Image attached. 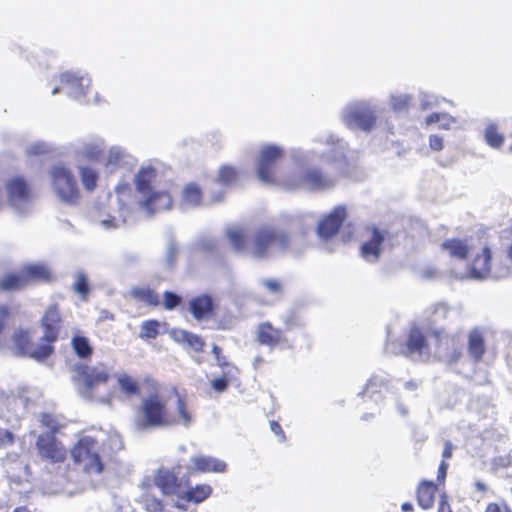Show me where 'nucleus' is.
Masks as SVG:
<instances>
[{"mask_svg":"<svg viewBox=\"0 0 512 512\" xmlns=\"http://www.w3.org/2000/svg\"><path fill=\"white\" fill-rule=\"evenodd\" d=\"M344 145L342 141L333 135L325 137L324 140H314L313 147L309 151L293 149L291 158L299 167V170L288 174L283 183L284 189H306L312 191H323L331 189L336 184V178L322 173L316 168L303 170L304 167L316 162V160L332 162L344 159Z\"/></svg>","mask_w":512,"mask_h":512,"instance_id":"f257e3e1","label":"nucleus"},{"mask_svg":"<svg viewBox=\"0 0 512 512\" xmlns=\"http://www.w3.org/2000/svg\"><path fill=\"white\" fill-rule=\"evenodd\" d=\"M72 381L84 398L113 404L128 395V376L113 377L103 365L76 364Z\"/></svg>","mask_w":512,"mask_h":512,"instance_id":"f03ea898","label":"nucleus"},{"mask_svg":"<svg viewBox=\"0 0 512 512\" xmlns=\"http://www.w3.org/2000/svg\"><path fill=\"white\" fill-rule=\"evenodd\" d=\"M160 390L159 384L152 378L147 377L140 381L130 379V395L141 396V403L136 408L133 420L136 431L169 427L171 420L168 417V400Z\"/></svg>","mask_w":512,"mask_h":512,"instance_id":"7ed1b4c3","label":"nucleus"},{"mask_svg":"<svg viewBox=\"0 0 512 512\" xmlns=\"http://www.w3.org/2000/svg\"><path fill=\"white\" fill-rule=\"evenodd\" d=\"M226 235L230 244L237 252L246 253L256 259H264L287 251L290 245V237L283 230L271 225L259 227L253 235L250 245L246 240L242 229L232 227L227 229Z\"/></svg>","mask_w":512,"mask_h":512,"instance_id":"20e7f679","label":"nucleus"},{"mask_svg":"<svg viewBox=\"0 0 512 512\" xmlns=\"http://www.w3.org/2000/svg\"><path fill=\"white\" fill-rule=\"evenodd\" d=\"M157 178L158 171L150 165L141 167L134 177L136 205L140 212L147 216L172 207L173 200L170 193L154 190Z\"/></svg>","mask_w":512,"mask_h":512,"instance_id":"39448f33","label":"nucleus"},{"mask_svg":"<svg viewBox=\"0 0 512 512\" xmlns=\"http://www.w3.org/2000/svg\"><path fill=\"white\" fill-rule=\"evenodd\" d=\"M283 156V149L278 145L267 144L260 148L256 159V173L258 179L268 185H278L283 188V183L288 174H279L276 163Z\"/></svg>","mask_w":512,"mask_h":512,"instance_id":"423d86ee","label":"nucleus"},{"mask_svg":"<svg viewBox=\"0 0 512 512\" xmlns=\"http://www.w3.org/2000/svg\"><path fill=\"white\" fill-rule=\"evenodd\" d=\"M342 120L350 129L370 132L377 125L376 105L367 100L352 101L343 109Z\"/></svg>","mask_w":512,"mask_h":512,"instance_id":"0eeeda50","label":"nucleus"},{"mask_svg":"<svg viewBox=\"0 0 512 512\" xmlns=\"http://www.w3.org/2000/svg\"><path fill=\"white\" fill-rule=\"evenodd\" d=\"M10 341L13 352L21 357L43 362L53 355L41 337L38 342H34L31 332L27 328L15 329Z\"/></svg>","mask_w":512,"mask_h":512,"instance_id":"6e6552de","label":"nucleus"},{"mask_svg":"<svg viewBox=\"0 0 512 512\" xmlns=\"http://www.w3.org/2000/svg\"><path fill=\"white\" fill-rule=\"evenodd\" d=\"M72 460L82 465L83 471L88 474H100L104 470V463L98 452L97 441L90 436L81 437L71 448Z\"/></svg>","mask_w":512,"mask_h":512,"instance_id":"1a4fd4ad","label":"nucleus"},{"mask_svg":"<svg viewBox=\"0 0 512 512\" xmlns=\"http://www.w3.org/2000/svg\"><path fill=\"white\" fill-rule=\"evenodd\" d=\"M491 251L488 247H483L482 253L477 254L473 259L468 271L456 275L459 279H475L483 280L488 277L495 279L505 278L512 276V267L508 265L499 264L494 269H491Z\"/></svg>","mask_w":512,"mask_h":512,"instance_id":"9d476101","label":"nucleus"},{"mask_svg":"<svg viewBox=\"0 0 512 512\" xmlns=\"http://www.w3.org/2000/svg\"><path fill=\"white\" fill-rule=\"evenodd\" d=\"M51 184L59 198L69 204H75L80 191L72 171L64 166H54L50 171Z\"/></svg>","mask_w":512,"mask_h":512,"instance_id":"9b49d317","label":"nucleus"},{"mask_svg":"<svg viewBox=\"0 0 512 512\" xmlns=\"http://www.w3.org/2000/svg\"><path fill=\"white\" fill-rule=\"evenodd\" d=\"M39 325L42 329V340L54 354L55 343L58 341L63 328V314L58 303H51L45 308L39 320Z\"/></svg>","mask_w":512,"mask_h":512,"instance_id":"f8f14e48","label":"nucleus"},{"mask_svg":"<svg viewBox=\"0 0 512 512\" xmlns=\"http://www.w3.org/2000/svg\"><path fill=\"white\" fill-rule=\"evenodd\" d=\"M179 470V467L161 466L154 472L153 483L164 496L177 497L175 507L182 509L179 498L186 487L184 480L178 476Z\"/></svg>","mask_w":512,"mask_h":512,"instance_id":"ddd939ff","label":"nucleus"},{"mask_svg":"<svg viewBox=\"0 0 512 512\" xmlns=\"http://www.w3.org/2000/svg\"><path fill=\"white\" fill-rule=\"evenodd\" d=\"M434 347H432V356L445 361L448 364L456 363L462 355V345L459 342L458 335H450L441 331L433 333Z\"/></svg>","mask_w":512,"mask_h":512,"instance_id":"4468645a","label":"nucleus"},{"mask_svg":"<svg viewBox=\"0 0 512 512\" xmlns=\"http://www.w3.org/2000/svg\"><path fill=\"white\" fill-rule=\"evenodd\" d=\"M392 353H404L419 360H428L432 356V346L427 342L425 335L418 327H412L404 347L397 350L389 345Z\"/></svg>","mask_w":512,"mask_h":512,"instance_id":"2eb2a0df","label":"nucleus"},{"mask_svg":"<svg viewBox=\"0 0 512 512\" xmlns=\"http://www.w3.org/2000/svg\"><path fill=\"white\" fill-rule=\"evenodd\" d=\"M39 456L49 463H63L68 451L64 444L52 434H40L35 443Z\"/></svg>","mask_w":512,"mask_h":512,"instance_id":"dca6fc26","label":"nucleus"},{"mask_svg":"<svg viewBox=\"0 0 512 512\" xmlns=\"http://www.w3.org/2000/svg\"><path fill=\"white\" fill-rule=\"evenodd\" d=\"M347 216V209L345 206L335 207L328 215L319 220L317 225V235L321 241H328L334 237L341 227L343 221Z\"/></svg>","mask_w":512,"mask_h":512,"instance_id":"f3484780","label":"nucleus"},{"mask_svg":"<svg viewBox=\"0 0 512 512\" xmlns=\"http://www.w3.org/2000/svg\"><path fill=\"white\" fill-rule=\"evenodd\" d=\"M367 239L361 245V256L368 262H376L381 255L384 236L375 228L367 229Z\"/></svg>","mask_w":512,"mask_h":512,"instance_id":"a211bd4d","label":"nucleus"},{"mask_svg":"<svg viewBox=\"0 0 512 512\" xmlns=\"http://www.w3.org/2000/svg\"><path fill=\"white\" fill-rule=\"evenodd\" d=\"M8 201L17 205L30 199V188L23 177H13L6 183Z\"/></svg>","mask_w":512,"mask_h":512,"instance_id":"6ab92c4d","label":"nucleus"},{"mask_svg":"<svg viewBox=\"0 0 512 512\" xmlns=\"http://www.w3.org/2000/svg\"><path fill=\"white\" fill-rule=\"evenodd\" d=\"M173 393L177 396L176 411L174 413L169 412L168 417L171 420L170 426L181 425L183 427H190L194 422V416L187 405L186 401L180 397L177 393L176 388L172 389Z\"/></svg>","mask_w":512,"mask_h":512,"instance_id":"aec40b11","label":"nucleus"},{"mask_svg":"<svg viewBox=\"0 0 512 512\" xmlns=\"http://www.w3.org/2000/svg\"><path fill=\"white\" fill-rule=\"evenodd\" d=\"M27 285L32 283H49L54 279L53 273L46 264L33 263L22 267Z\"/></svg>","mask_w":512,"mask_h":512,"instance_id":"412c9836","label":"nucleus"},{"mask_svg":"<svg viewBox=\"0 0 512 512\" xmlns=\"http://www.w3.org/2000/svg\"><path fill=\"white\" fill-rule=\"evenodd\" d=\"M191 462L193 464L192 471L195 472H215V473H223L226 471L227 464L215 457L206 456V455H198L193 456L191 458Z\"/></svg>","mask_w":512,"mask_h":512,"instance_id":"4be33fe9","label":"nucleus"},{"mask_svg":"<svg viewBox=\"0 0 512 512\" xmlns=\"http://www.w3.org/2000/svg\"><path fill=\"white\" fill-rule=\"evenodd\" d=\"M473 244L469 239L452 238L442 242L441 249L450 257L455 259H465L472 250Z\"/></svg>","mask_w":512,"mask_h":512,"instance_id":"5701e85b","label":"nucleus"},{"mask_svg":"<svg viewBox=\"0 0 512 512\" xmlns=\"http://www.w3.org/2000/svg\"><path fill=\"white\" fill-rule=\"evenodd\" d=\"M202 202V190L194 182L183 186L180 195V205L183 209L198 207Z\"/></svg>","mask_w":512,"mask_h":512,"instance_id":"b1692460","label":"nucleus"},{"mask_svg":"<svg viewBox=\"0 0 512 512\" xmlns=\"http://www.w3.org/2000/svg\"><path fill=\"white\" fill-rule=\"evenodd\" d=\"M189 310L197 320L209 316L213 310V300L208 295H199L189 302Z\"/></svg>","mask_w":512,"mask_h":512,"instance_id":"393cba45","label":"nucleus"},{"mask_svg":"<svg viewBox=\"0 0 512 512\" xmlns=\"http://www.w3.org/2000/svg\"><path fill=\"white\" fill-rule=\"evenodd\" d=\"M485 143L492 149H501L505 142V136L499 131L497 123L487 120L483 129Z\"/></svg>","mask_w":512,"mask_h":512,"instance_id":"a878e982","label":"nucleus"},{"mask_svg":"<svg viewBox=\"0 0 512 512\" xmlns=\"http://www.w3.org/2000/svg\"><path fill=\"white\" fill-rule=\"evenodd\" d=\"M437 487L432 481H422L417 489L418 505L424 509L432 508Z\"/></svg>","mask_w":512,"mask_h":512,"instance_id":"bb28decb","label":"nucleus"},{"mask_svg":"<svg viewBox=\"0 0 512 512\" xmlns=\"http://www.w3.org/2000/svg\"><path fill=\"white\" fill-rule=\"evenodd\" d=\"M28 286L22 269L19 272H9L0 277V292L16 291Z\"/></svg>","mask_w":512,"mask_h":512,"instance_id":"cd10ccee","label":"nucleus"},{"mask_svg":"<svg viewBox=\"0 0 512 512\" xmlns=\"http://www.w3.org/2000/svg\"><path fill=\"white\" fill-rule=\"evenodd\" d=\"M468 351L475 361L482 359V356L485 352V344L483 333L479 328H474L469 333Z\"/></svg>","mask_w":512,"mask_h":512,"instance_id":"c85d7f7f","label":"nucleus"},{"mask_svg":"<svg viewBox=\"0 0 512 512\" xmlns=\"http://www.w3.org/2000/svg\"><path fill=\"white\" fill-rule=\"evenodd\" d=\"M171 335L175 341L187 344L195 352H201L204 348L205 343L202 338L186 330L174 329Z\"/></svg>","mask_w":512,"mask_h":512,"instance_id":"c756f323","label":"nucleus"},{"mask_svg":"<svg viewBox=\"0 0 512 512\" xmlns=\"http://www.w3.org/2000/svg\"><path fill=\"white\" fill-rule=\"evenodd\" d=\"M258 340L262 345L273 347L282 341V332L273 328L269 323H263L258 328Z\"/></svg>","mask_w":512,"mask_h":512,"instance_id":"7c9ffc66","label":"nucleus"},{"mask_svg":"<svg viewBox=\"0 0 512 512\" xmlns=\"http://www.w3.org/2000/svg\"><path fill=\"white\" fill-rule=\"evenodd\" d=\"M211 492L212 488L210 485L207 484L197 485L189 490L183 488V493L181 494L179 501L186 500L189 502H193L195 504H199L203 502L206 498H208Z\"/></svg>","mask_w":512,"mask_h":512,"instance_id":"2f4dec72","label":"nucleus"},{"mask_svg":"<svg viewBox=\"0 0 512 512\" xmlns=\"http://www.w3.org/2000/svg\"><path fill=\"white\" fill-rule=\"evenodd\" d=\"M78 172L84 189L87 192H93L98 184V171L88 165H81L78 167Z\"/></svg>","mask_w":512,"mask_h":512,"instance_id":"473e14b6","label":"nucleus"},{"mask_svg":"<svg viewBox=\"0 0 512 512\" xmlns=\"http://www.w3.org/2000/svg\"><path fill=\"white\" fill-rule=\"evenodd\" d=\"M412 96L406 93H392L389 96V106L397 113L407 112Z\"/></svg>","mask_w":512,"mask_h":512,"instance_id":"72a5a7b5","label":"nucleus"},{"mask_svg":"<svg viewBox=\"0 0 512 512\" xmlns=\"http://www.w3.org/2000/svg\"><path fill=\"white\" fill-rule=\"evenodd\" d=\"M75 354L80 358H89L93 354V348L89 340L81 335H75L71 340Z\"/></svg>","mask_w":512,"mask_h":512,"instance_id":"f704fd0d","label":"nucleus"},{"mask_svg":"<svg viewBox=\"0 0 512 512\" xmlns=\"http://www.w3.org/2000/svg\"><path fill=\"white\" fill-rule=\"evenodd\" d=\"M130 294L137 301L143 302L147 305H158L159 303L157 294L146 287H134Z\"/></svg>","mask_w":512,"mask_h":512,"instance_id":"c9c22d12","label":"nucleus"},{"mask_svg":"<svg viewBox=\"0 0 512 512\" xmlns=\"http://www.w3.org/2000/svg\"><path fill=\"white\" fill-rule=\"evenodd\" d=\"M164 324L156 320H147L141 324L139 337L144 340L155 339L161 332Z\"/></svg>","mask_w":512,"mask_h":512,"instance_id":"e433bc0d","label":"nucleus"},{"mask_svg":"<svg viewBox=\"0 0 512 512\" xmlns=\"http://www.w3.org/2000/svg\"><path fill=\"white\" fill-rule=\"evenodd\" d=\"M123 160V154L116 148H111L104 154L103 164L109 173H113L121 164Z\"/></svg>","mask_w":512,"mask_h":512,"instance_id":"4c0bfd02","label":"nucleus"},{"mask_svg":"<svg viewBox=\"0 0 512 512\" xmlns=\"http://www.w3.org/2000/svg\"><path fill=\"white\" fill-rule=\"evenodd\" d=\"M237 170L229 165L221 166L217 176V182L224 186H230L237 180Z\"/></svg>","mask_w":512,"mask_h":512,"instance_id":"58836bf2","label":"nucleus"},{"mask_svg":"<svg viewBox=\"0 0 512 512\" xmlns=\"http://www.w3.org/2000/svg\"><path fill=\"white\" fill-rule=\"evenodd\" d=\"M104 154L105 151L97 144H88L81 152L82 158L90 162H102Z\"/></svg>","mask_w":512,"mask_h":512,"instance_id":"ea45409f","label":"nucleus"},{"mask_svg":"<svg viewBox=\"0 0 512 512\" xmlns=\"http://www.w3.org/2000/svg\"><path fill=\"white\" fill-rule=\"evenodd\" d=\"M260 285L264 292L278 298L283 291L280 281L276 279H261Z\"/></svg>","mask_w":512,"mask_h":512,"instance_id":"a19ab883","label":"nucleus"},{"mask_svg":"<svg viewBox=\"0 0 512 512\" xmlns=\"http://www.w3.org/2000/svg\"><path fill=\"white\" fill-rule=\"evenodd\" d=\"M40 423L43 427L47 428L50 431L49 434L52 435H55L60 429V425L56 418L49 413L41 415Z\"/></svg>","mask_w":512,"mask_h":512,"instance_id":"79ce46f5","label":"nucleus"},{"mask_svg":"<svg viewBox=\"0 0 512 512\" xmlns=\"http://www.w3.org/2000/svg\"><path fill=\"white\" fill-rule=\"evenodd\" d=\"M12 317V312L9 306L5 304H0V336L8 325L10 319ZM2 345V337H0V346Z\"/></svg>","mask_w":512,"mask_h":512,"instance_id":"37998d69","label":"nucleus"},{"mask_svg":"<svg viewBox=\"0 0 512 512\" xmlns=\"http://www.w3.org/2000/svg\"><path fill=\"white\" fill-rule=\"evenodd\" d=\"M74 290L84 298L87 297L89 293V285L87 278L84 274L80 273L77 276L76 282L74 284Z\"/></svg>","mask_w":512,"mask_h":512,"instance_id":"c03bdc74","label":"nucleus"},{"mask_svg":"<svg viewBox=\"0 0 512 512\" xmlns=\"http://www.w3.org/2000/svg\"><path fill=\"white\" fill-rule=\"evenodd\" d=\"M181 302V297L173 292L164 293L163 306L167 310H172Z\"/></svg>","mask_w":512,"mask_h":512,"instance_id":"a18cd8bd","label":"nucleus"},{"mask_svg":"<svg viewBox=\"0 0 512 512\" xmlns=\"http://www.w3.org/2000/svg\"><path fill=\"white\" fill-rule=\"evenodd\" d=\"M420 106L421 109L426 110L431 107H435L438 105V99L432 94L420 92L419 94Z\"/></svg>","mask_w":512,"mask_h":512,"instance_id":"49530a36","label":"nucleus"},{"mask_svg":"<svg viewBox=\"0 0 512 512\" xmlns=\"http://www.w3.org/2000/svg\"><path fill=\"white\" fill-rule=\"evenodd\" d=\"M510 466H512V457L509 454L495 457L492 460V468L494 470L508 468Z\"/></svg>","mask_w":512,"mask_h":512,"instance_id":"de8ad7c7","label":"nucleus"},{"mask_svg":"<svg viewBox=\"0 0 512 512\" xmlns=\"http://www.w3.org/2000/svg\"><path fill=\"white\" fill-rule=\"evenodd\" d=\"M178 253V247L173 240H169L165 253L166 264L171 267L174 264L175 257Z\"/></svg>","mask_w":512,"mask_h":512,"instance_id":"09e8293b","label":"nucleus"},{"mask_svg":"<svg viewBox=\"0 0 512 512\" xmlns=\"http://www.w3.org/2000/svg\"><path fill=\"white\" fill-rule=\"evenodd\" d=\"M14 440L15 437L11 431L0 428V449L11 446Z\"/></svg>","mask_w":512,"mask_h":512,"instance_id":"8fccbe9b","label":"nucleus"},{"mask_svg":"<svg viewBox=\"0 0 512 512\" xmlns=\"http://www.w3.org/2000/svg\"><path fill=\"white\" fill-rule=\"evenodd\" d=\"M456 123V119L448 113H440L438 127L440 129L449 130Z\"/></svg>","mask_w":512,"mask_h":512,"instance_id":"3c124183","label":"nucleus"},{"mask_svg":"<svg viewBox=\"0 0 512 512\" xmlns=\"http://www.w3.org/2000/svg\"><path fill=\"white\" fill-rule=\"evenodd\" d=\"M145 506L148 512H161L163 510V503L156 498L147 499Z\"/></svg>","mask_w":512,"mask_h":512,"instance_id":"603ef678","label":"nucleus"},{"mask_svg":"<svg viewBox=\"0 0 512 512\" xmlns=\"http://www.w3.org/2000/svg\"><path fill=\"white\" fill-rule=\"evenodd\" d=\"M211 386L215 391L223 392L228 387V380L225 377L213 379L211 381Z\"/></svg>","mask_w":512,"mask_h":512,"instance_id":"864d4df0","label":"nucleus"},{"mask_svg":"<svg viewBox=\"0 0 512 512\" xmlns=\"http://www.w3.org/2000/svg\"><path fill=\"white\" fill-rule=\"evenodd\" d=\"M429 146L433 151H441L443 149V139L438 135H430Z\"/></svg>","mask_w":512,"mask_h":512,"instance_id":"5fc2aeb1","label":"nucleus"},{"mask_svg":"<svg viewBox=\"0 0 512 512\" xmlns=\"http://www.w3.org/2000/svg\"><path fill=\"white\" fill-rule=\"evenodd\" d=\"M449 312V307L445 303H437L434 305V313L442 318H446Z\"/></svg>","mask_w":512,"mask_h":512,"instance_id":"6e6d98bb","label":"nucleus"},{"mask_svg":"<svg viewBox=\"0 0 512 512\" xmlns=\"http://www.w3.org/2000/svg\"><path fill=\"white\" fill-rule=\"evenodd\" d=\"M270 428L273 433H275L276 435H278L280 437V441H284L285 436H284V433H283L282 428L279 425V423H277L276 421H271Z\"/></svg>","mask_w":512,"mask_h":512,"instance_id":"4d7b16f0","label":"nucleus"},{"mask_svg":"<svg viewBox=\"0 0 512 512\" xmlns=\"http://www.w3.org/2000/svg\"><path fill=\"white\" fill-rule=\"evenodd\" d=\"M448 464L445 461H442L438 467L437 479L439 481H444L447 473Z\"/></svg>","mask_w":512,"mask_h":512,"instance_id":"13d9d810","label":"nucleus"},{"mask_svg":"<svg viewBox=\"0 0 512 512\" xmlns=\"http://www.w3.org/2000/svg\"><path fill=\"white\" fill-rule=\"evenodd\" d=\"M438 512H451L450 505L447 501V497L445 495L441 496L439 506H438Z\"/></svg>","mask_w":512,"mask_h":512,"instance_id":"bf43d9fd","label":"nucleus"},{"mask_svg":"<svg viewBox=\"0 0 512 512\" xmlns=\"http://www.w3.org/2000/svg\"><path fill=\"white\" fill-rule=\"evenodd\" d=\"M439 119H440V113H432L425 118V123L428 126L435 124V123L438 124Z\"/></svg>","mask_w":512,"mask_h":512,"instance_id":"052dcab7","label":"nucleus"},{"mask_svg":"<svg viewBox=\"0 0 512 512\" xmlns=\"http://www.w3.org/2000/svg\"><path fill=\"white\" fill-rule=\"evenodd\" d=\"M452 450H453L452 444L449 441H447L445 443V447H444V450H443V457L444 458H450L452 456Z\"/></svg>","mask_w":512,"mask_h":512,"instance_id":"680f3d73","label":"nucleus"},{"mask_svg":"<svg viewBox=\"0 0 512 512\" xmlns=\"http://www.w3.org/2000/svg\"><path fill=\"white\" fill-rule=\"evenodd\" d=\"M212 352L213 354L215 355L216 359H217V362L220 366H222L224 364V362H222L219 354L221 352V349L217 346V345H214L213 348H212Z\"/></svg>","mask_w":512,"mask_h":512,"instance_id":"e2e57ef3","label":"nucleus"},{"mask_svg":"<svg viewBox=\"0 0 512 512\" xmlns=\"http://www.w3.org/2000/svg\"><path fill=\"white\" fill-rule=\"evenodd\" d=\"M485 512H502V511H501V508H500V506L498 504L490 503L486 507Z\"/></svg>","mask_w":512,"mask_h":512,"instance_id":"0e129e2a","label":"nucleus"},{"mask_svg":"<svg viewBox=\"0 0 512 512\" xmlns=\"http://www.w3.org/2000/svg\"><path fill=\"white\" fill-rule=\"evenodd\" d=\"M404 388L408 391H414L418 388V383L415 381H408L405 383Z\"/></svg>","mask_w":512,"mask_h":512,"instance_id":"69168bd1","label":"nucleus"},{"mask_svg":"<svg viewBox=\"0 0 512 512\" xmlns=\"http://www.w3.org/2000/svg\"><path fill=\"white\" fill-rule=\"evenodd\" d=\"M403 512H411L413 511V505L409 502L403 503L401 506Z\"/></svg>","mask_w":512,"mask_h":512,"instance_id":"338daca9","label":"nucleus"},{"mask_svg":"<svg viewBox=\"0 0 512 512\" xmlns=\"http://www.w3.org/2000/svg\"><path fill=\"white\" fill-rule=\"evenodd\" d=\"M475 487H476V489H477V490H479V491H486V485H485V483H483V482H481V481H477V482L475 483Z\"/></svg>","mask_w":512,"mask_h":512,"instance_id":"774afa93","label":"nucleus"}]
</instances>
